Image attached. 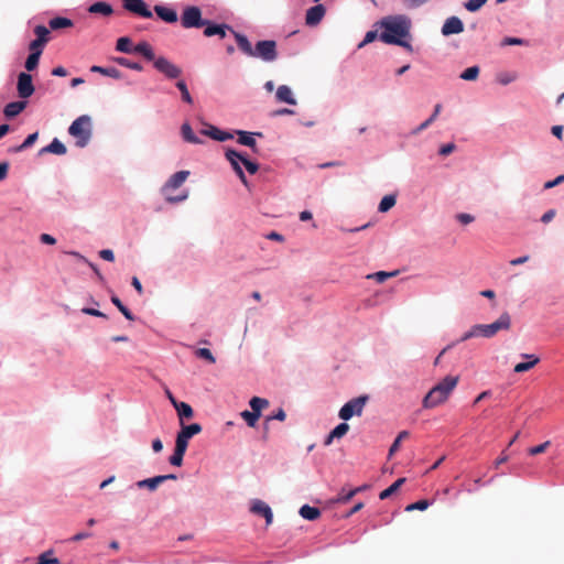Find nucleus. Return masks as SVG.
I'll return each instance as SVG.
<instances>
[{"instance_id":"f257e3e1","label":"nucleus","mask_w":564,"mask_h":564,"mask_svg":"<svg viewBox=\"0 0 564 564\" xmlns=\"http://www.w3.org/2000/svg\"><path fill=\"white\" fill-rule=\"evenodd\" d=\"M411 21L404 15H390L377 22L366 35H409Z\"/></svg>"},{"instance_id":"f03ea898","label":"nucleus","mask_w":564,"mask_h":564,"mask_svg":"<svg viewBox=\"0 0 564 564\" xmlns=\"http://www.w3.org/2000/svg\"><path fill=\"white\" fill-rule=\"evenodd\" d=\"M511 327V316L509 313H502L499 318L491 324H476L468 332L464 333L459 341H466L474 337L491 338L501 330H509Z\"/></svg>"},{"instance_id":"7ed1b4c3","label":"nucleus","mask_w":564,"mask_h":564,"mask_svg":"<svg viewBox=\"0 0 564 564\" xmlns=\"http://www.w3.org/2000/svg\"><path fill=\"white\" fill-rule=\"evenodd\" d=\"M459 381L458 376H446L434 386L423 399V408L433 409L444 403Z\"/></svg>"},{"instance_id":"20e7f679","label":"nucleus","mask_w":564,"mask_h":564,"mask_svg":"<svg viewBox=\"0 0 564 564\" xmlns=\"http://www.w3.org/2000/svg\"><path fill=\"white\" fill-rule=\"evenodd\" d=\"M189 176V171H178L170 176L161 188V193L165 200L170 204L181 203L188 197L187 191H182L177 195H171V192L178 189Z\"/></svg>"},{"instance_id":"39448f33","label":"nucleus","mask_w":564,"mask_h":564,"mask_svg":"<svg viewBox=\"0 0 564 564\" xmlns=\"http://www.w3.org/2000/svg\"><path fill=\"white\" fill-rule=\"evenodd\" d=\"M238 47L246 54L258 56L264 61H273L276 56L274 41H260L257 43L256 48H252L248 37H236Z\"/></svg>"},{"instance_id":"423d86ee","label":"nucleus","mask_w":564,"mask_h":564,"mask_svg":"<svg viewBox=\"0 0 564 564\" xmlns=\"http://www.w3.org/2000/svg\"><path fill=\"white\" fill-rule=\"evenodd\" d=\"M181 24L185 29L205 26L203 35H212V21L202 18L198 7H187L181 15Z\"/></svg>"},{"instance_id":"0eeeda50","label":"nucleus","mask_w":564,"mask_h":564,"mask_svg":"<svg viewBox=\"0 0 564 564\" xmlns=\"http://www.w3.org/2000/svg\"><path fill=\"white\" fill-rule=\"evenodd\" d=\"M68 133L76 138V144L80 148L85 147L91 135V121L86 115L78 117L68 128Z\"/></svg>"},{"instance_id":"6e6552de","label":"nucleus","mask_w":564,"mask_h":564,"mask_svg":"<svg viewBox=\"0 0 564 564\" xmlns=\"http://www.w3.org/2000/svg\"><path fill=\"white\" fill-rule=\"evenodd\" d=\"M368 400V395H360L349 400L341 406L338 416L344 421L350 420L354 415L360 416Z\"/></svg>"},{"instance_id":"1a4fd4ad","label":"nucleus","mask_w":564,"mask_h":564,"mask_svg":"<svg viewBox=\"0 0 564 564\" xmlns=\"http://www.w3.org/2000/svg\"><path fill=\"white\" fill-rule=\"evenodd\" d=\"M153 65L160 73L164 74L167 78L174 79L178 78L182 74V69L166 59L163 56H160L153 61Z\"/></svg>"},{"instance_id":"9d476101","label":"nucleus","mask_w":564,"mask_h":564,"mask_svg":"<svg viewBox=\"0 0 564 564\" xmlns=\"http://www.w3.org/2000/svg\"><path fill=\"white\" fill-rule=\"evenodd\" d=\"M123 8L137 15L150 19L153 17L152 11L148 8L143 0H122Z\"/></svg>"},{"instance_id":"9b49d317","label":"nucleus","mask_w":564,"mask_h":564,"mask_svg":"<svg viewBox=\"0 0 564 564\" xmlns=\"http://www.w3.org/2000/svg\"><path fill=\"white\" fill-rule=\"evenodd\" d=\"M180 425L181 431L176 435V442L186 446H188L189 438L202 432V425L198 423L186 425L184 422H182Z\"/></svg>"},{"instance_id":"f8f14e48","label":"nucleus","mask_w":564,"mask_h":564,"mask_svg":"<svg viewBox=\"0 0 564 564\" xmlns=\"http://www.w3.org/2000/svg\"><path fill=\"white\" fill-rule=\"evenodd\" d=\"M18 94L21 98H29L34 93L32 76L28 73H20L18 76Z\"/></svg>"},{"instance_id":"ddd939ff","label":"nucleus","mask_w":564,"mask_h":564,"mask_svg":"<svg viewBox=\"0 0 564 564\" xmlns=\"http://www.w3.org/2000/svg\"><path fill=\"white\" fill-rule=\"evenodd\" d=\"M377 39L381 40L382 42H384L387 44H394V45L402 46L410 52L413 51L412 45L410 43L411 37H365L364 41L358 44V48H362L368 43H371Z\"/></svg>"},{"instance_id":"4468645a","label":"nucleus","mask_w":564,"mask_h":564,"mask_svg":"<svg viewBox=\"0 0 564 564\" xmlns=\"http://www.w3.org/2000/svg\"><path fill=\"white\" fill-rule=\"evenodd\" d=\"M225 155H226V159L230 162L232 169L235 170V172L237 173V175L239 176V178L241 180V182L248 186V182H247V178L245 176V173L242 171V154L234 151V150H227L225 152Z\"/></svg>"},{"instance_id":"2eb2a0df","label":"nucleus","mask_w":564,"mask_h":564,"mask_svg":"<svg viewBox=\"0 0 564 564\" xmlns=\"http://www.w3.org/2000/svg\"><path fill=\"white\" fill-rule=\"evenodd\" d=\"M250 511L254 514L262 516L265 519V523L268 525L273 521V513L271 508L262 500H253L250 507Z\"/></svg>"},{"instance_id":"dca6fc26","label":"nucleus","mask_w":564,"mask_h":564,"mask_svg":"<svg viewBox=\"0 0 564 564\" xmlns=\"http://www.w3.org/2000/svg\"><path fill=\"white\" fill-rule=\"evenodd\" d=\"M463 31H464V24H463L462 20L457 17L448 18L442 28L443 35L459 34Z\"/></svg>"},{"instance_id":"f3484780","label":"nucleus","mask_w":564,"mask_h":564,"mask_svg":"<svg viewBox=\"0 0 564 564\" xmlns=\"http://www.w3.org/2000/svg\"><path fill=\"white\" fill-rule=\"evenodd\" d=\"M325 8L323 4H316L306 11L305 21L308 25H316L325 15Z\"/></svg>"},{"instance_id":"a211bd4d","label":"nucleus","mask_w":564,"mask_h":564,"mask_svg":"<svg viewBox=\"0 0 564 564\" xmlns=\"http://www.w3.org/2000/svg\"><path fill=\"white\" fill-rule=\"evenodd\" d=\"M154 11L158 17L166 23H175L177 21V12L165 6L158 4L154 7Z\"/></svg>"},{"instance_id":"6ab92c4d","label":"nucleus","mask_w":564,"mask_h":564,"mask_svg":"<svg viewBox=\"0 0 564 564\" xmlns=\"http://www.w3.org/2000/svg\"><path fill=\"white\" fill-rule=\"evenodd\" d=\"M174 409L177 413V416H178V420H180V424L182 422H184V420H189L193 417L194 415V411L192 409V406L186 403V402H183V401H178L175 405H174Z\"/></svg>"},{"instance_id":"aec40b11","label":"nucleus","mask_w":564,"mask_h":564,"mask_svg":"<svg viewBox=\"0 0 564 564\" xmlns=\"http://www.w3.org/2000/svg\"><path fill=\"white\" fill-rule=\"evenodd\" d=\"M522 357L529 359V361L517 364L513 369L517 373L529 371L540 361V358L535 355L523 354Z\"/></svg>"},{"instance_id":"412c9836","label":"nucleus","mask_w":564,"mask_h":564,"mask_svg":"<svg viewBox=\"0 0 564 564\" xmlns=\"http://www.w3.org/2000/svg\"><path fill=\"white\" fill-rule=\"evenodd\" d=\"M349 431V425L347 423L338 424L325 438L324 445L329 446L335 438H340L347 434Z\"/></svg>"},{"instance_id":"4be33fe9","label":"nucleus","mask_w":564,"mask_h":564,"mask_svg":"<svg viewBox=\"0 0 564 564\" xmlns=\"http://www.w3.org/2000/svg\"><path fill=\"white\" fill-rule=\"evenodd\" d=\"M132 53L142 55L148 61H154L155 55L151 47V45L147 42H140L139 44L134 45L132 48Z\"/></svg>"},{"instance_id":"5701e85b","label":"nucleus","mask_w":564,"mask_h":564,"mask_svg":"<svg viewBox=\"0 0 564 564\" xmlns=\"http://www.w3.org/2000/svg\"><path fill=\"white\" fill-rule=\"evenodd\" d=\"M46 152L57 155H64L67 152V149L58 139L55 138L48 145L42 148L40 151L41 154Z\"/></svg>"},{"instance_id":"b1692460","label":"nucleus","mask_w":564,"mask_h":564,"mask_svg":"<svg viewBox=\"0 0 564 564\" xmlns=\"http://www.w3.org/2000/svg\"><path fill=\"white\" fill-rule=\"evenodd\" d=\"M186 449H187L186 445L181 444L175 441L174 453L172 454V456L169 459L170 464L173 466H177V467L181 466L183 463V457H184Z\"/></svg>"},{"instance_id":"393cba45","label":"nucleus","mask_w":564,"mask_h":564,"mask_svg":"<svg viewBox=\"0 0 564 564\" xmlns=\"http://www.w3.org/2000/svg\"><path fill=\"white\" fill-rule=\"evenodd\" d=\"M25 107H26L25 101H12V102H9L8 105H6L3 112H4L6 117L13 118V117L18 116L20 112H22Z\"/></svg>"},{"instance_id":"a878e982","label":"nucleus","mask_w":564,"mask_h":564,"mask_svg":"<svg viewBox=\"0 0 564 564\" xmlns=\"http://www.w3.org/2000/svg\"><path fill=\"white\" fill-rule=\"evenodd\" d=\"M276 98L279 101L286 102L289 105H295L296 101L293 98L292 90L289 86L281 85L276 90Z\"/></svg>"},{"instance_id":"bb28decb","label":"nucleus","mask_w":564,"mask_h":564,"mask_svg":"<svg viewBox=\"0 0 564 564\" xmlns=\"http://www.w3.org/2000/svg\"><path fill=\"white\" fill-rule=\"evenodd\" d=\"M164 481H166V477L155 476L152 478L138 481L137 486L139 488H148L149 490H155Z\"/></svg>"},{"instance_id":"cd10ccee","label":"nucleus","mask_w":564,"mask_h":564,"mask_svg":"<svg viewBox=\"0 0 564 564\" xmlns=\"http://www.w3.org/2000/svg\"><path fill=\"white\" fill-rule=\"evenodd\" d=\"M90 72L99 73L104 76H108V77H111L115 79L121 78V73L116 67H102V66L94 65L90 67Z\"/></svg>"},{"instance_id":"c85d7f7f","label":"nucleus","mask_w":564,"mask_h":564,"mask_svg":"<svg viewBox=\"0 0 564 564\" xmlns=\"http://www.w3.org/2000/svg\"><path fill=\"white\" fill-rule=\"evenodd\" d=\"M88 11L90 13H96V14H101V15L107 17L112 13V7L107 2L99 1V2L93 3L89 7Z\"/></svg>"},{"instance_id":"c756f323","label":"nucleus","mask_w":564,"mask_h":564,"mask_svg":"<svg viewBox=\"0 0 564 564\" xmlns=\"http://www.w3.org/2000/svg\"><path fill=\"white\" fill-rule=\"evenodd\" d=\"M249 405L251 408V411L253 413H257V415L260 417L261 411L269 406V401L260 397H253L249 401Z\"/></svg>"},{"instance_id":"7c9ffc66","label":"nucleus","mask_w":564,"mask_h":564,"mask_svg":"<svg viewBox=\"0 0 564 564\" xmlns=\"http://www.w3.org/2000/svg\"><path fill=\"white\" fill-rule=\"evenodd\" d=\"M300 514L302 518L313 521V520H316L319 518L321 510L318 508L311 507L308 505H304L300 509Z\"/></svg>"},{"instance_id":"2f4dec72","label":"nucleus","mask_w":564,"mask_h":564,"mask_svg":"<svg viewBox=\"0 0 564 564\" xmlns=\"http://www.w3.org/2000/svg\"><path fill=\"white\" fill-rule=\"evenodd\" d=\"M239 138L238 142L242 145L249 147L252 150H256L257 142L253 138L254 133L247 132V131H237Z\"/></svg>"},{"instance_id":"473e14b6","label":"nucleus","mask_w":564,"mask_h":564,"mask_svg":"<svg viewBox=\"0 0 564 564\" xmlns=\"http://www.w3.org/2000/svg\"><path fill=\"white\" fill-rule=\"evenodd\" d=\"M181 134L183 139L188 143H199L200 141L198 138L194 134V131L192 127L188 123H183L181 127Z\"/></svg>"},{"instance_id":"72a5a7b5","label":"nucleus","mask_w":564,"mask_h":564,"mask_svg":"<svg viewBox=\"0 0 564 564\" xmlns=\"http://www.w3.org/2000/svg\"><path fill=\"white\" fill-rule=\"evenodd\" d=\"M50 28L52 30L65 29L73 25V22L68 18L56 17L50 20Z\"/></svg>"},{"instance_id":"f704fd0d","label":"nucleus","mask_w":564,"mask_h":564,"mask_svg":"<svg viewBox=\"0 0 564 564\" xmlns=\"http://www.w3.org/2000/svg\"><path fill=\"white\" fill-rule=\"evenodd\" d=\"M405 481V478H399L397 479L391 486H389L387 489L382 490L379 495V498L381 500H384L392 496L395 491L399 490L401 485Z\"/></svg>"},{"instance_id":"c9c22d12","label":"nucleus","mask_w":564,"mask_h":564,"mask_svg":"<svg viewBox=\"0 0 564 564\" xmlns=\"http://www.w3.org/2000/svg\"><path fill=\"white\" fill-rule=\"evenodd\" d=\"M397 203V198L394 195H386L379 206H378V210L380 213H387L388 210H390Z\"/></svg>"},{"instance_id":"e433bc0d","label":"nucleus","mask_w":564,"mask_h":564,"mask_svg":"<svg viewBox=\"0 0 564 564\" xmlns=\"http://www.w3.org/2000/svg\"><path fill=\"white\" fill-rule=\"evenodd\" d=\"M133 44L130 40V37H119L116 48L119 52L132 54Z\"/></svg>"},{"instance_id":"4c0bfd02","label":"nucleus","mask_w":564,"mask_h":564,"mask_svg":"<svg viewBox=\"0 0 564 564\" xmlns=\"http://www.w3.org/2000/svg\"><path fill=\"white\" fill-rule=\"evenodd\" d=\"M51 37H36L34 41H32L30 43V52L31 53H34V52H39V55L42 54L43 52V47L45 46V44L48 42Z\"/></svg>"},{"instance_id":"58836bf2","label":"nucleus","mask_w":564,"mask_h":564,"mask_svg":"<svg viewBox=\"0 0 564 564\" xmlns=\"http://www.w3.org/2000/svg\"><path fill=\"white\" fill-rule=\"evenodd\" d=\"M410 436V433L408 431H401L394 442L392 443L390 449H389V456H392L395 452L399 451L400 444L403 440H406Z\"/></svg>"},{"instance_id":"ea45409f","label":"nucleus","mask_w":564,"mask_h":564,"mask_svg":"<svg viewBox=\"0 0 564 564\" xmlns=\"http://www.w3.org/2000/svg\"><path fill=\"white\" fill-rule=\"evenodd\" d=\"M518 75L514 72H503L497 75V82L503 86L514 82Z\"/></svg>"},{"instance_id":"a19ab883","label":"nucleus","mask_w":564,"mask_h":564,"mask_svg":"<svg viewBox=\"0 0 564 564\" xmlns=\"http://www.w3.org/2000/svg\"><path fill=\"white\" fill-rule=\"evenodd\" d=\"M111 302L117 306V308L123 314V316L133 321L134 316L132 313L122 304L120 299L116 295L111 296Z\"/></svg>"},{"instance_id":"79ce46f5","label":"nucleus","mask_w":564,"mask_h":564,"mask_svg":"<svg viewBox=\"0 0 564 564\" xmlns=\"http://www.w3.org/2000/svg\"><path fill=\"white\" fill-rule=\"evenodd\" d=\"M37 564H59V560L53 556L52 550H48L39 556Z\"/></svg>"},{"instance_id":"37998d69","label":"nucleus","mask_w":564,"mask_h":564,"mask_svg":"<svg viewBox=\"0 0 564 564\" xmlns=\"http://www.w3.org/2000/svg\"><path fill=\"white\" fill-rule=\"evenodd\" d=\"M112 61L121 66L134 69L142 70V66L139 63L131 62L126 57H113Z\"/></svg>"},{"instance_id":"c03bdc74","label":"nucleus","mask_w":564,"mask_h":564,"mask_svg":"<svg viewBox=\"0 0 564 564\" xmlns=\"http://www.w3.org/2000/svg\"><path fill=\"white\" fill-rule=\"evenodd\" d=\"M37 138H39V132H34V133L29 134L26 137V139L23 141V143L20 144L19 147H17V148H14L13 151L19 152V151H23V150L30 148L31 145H33L35 143Z\"/></svg>"},{"instance_id":"a18cd8bd","label":"nucleus","mask_w":564,"mask_h":564,"mask_svg":"<svg viewBox=\"0 0 564 564\" xmlns=\"http://www.w3.org/2000/svg\"><path fill=\"white\" fill-rule=\"evenodd\" d=\"M241 417L246 421L247 425L250 427H254L258 420L260 419L257 413L252 411L245 410L240 413Z\"/></svg>"},{"instance_id":"49530a36","label":"nucleus","mask_w":564,"mask_h":564,"mask_svg":"<svg viewBox=\"0 0 564 564\" xmlns=\"http://www.w3.org/2000/svg\"><path fill=\"white\" fill-rule=\"evenodd\" d=\"M40 57L41 55H39V52L30 53L25 61V68L29 72L34 70L39 65Z\"/></svg>"},{"instance_id":"de8ad7c7","label":"nucleus","mask_w":564,"mask_h":564,"mask_svg":"<svg viewBox=\"0 0 564 564\" xmlns=\"http://www.w3.org/2000/svg\"><path fill=\"white\" fill-rule=\"evenodd\" d=\"M398 274V271L392 272H386V271H379L373 274H369L368 279H375L378 283H383L387 279L395 276Z\"/></svg>"},{"instance_id":"09e8293b","label":"nucleus","mask_w":564,"mask_h":564,"mask_svg":"<svg viewBox=\"0 0 564 564\" xmlns=\"http://www.w3.org/2000/svg\"><path fill=\"white\" fill-rule=\"evenodd\" d=\"M479 75V67L478 66H471L466 68L462 74L460 78L464 80H475Z\"/></svg>"},{"instance_id":"8fccbe9b","label":"nucleus","mask_w":564,"mask_h":564,"mask_svg":"<svg viewBox=\"0 0 564 564\" xmlns=\"http://www.w3.org/2000/svg\"><path fill=\"white\" fill-rule=\"evenodd\" d=\"M176 87L180 89L181 94H182V99L183 101L187 102V104H192L193 102V99H192V96L187 89V86H186V83L184 80H178L176 83Z\"/></svg>"},{"instance_id":"3c124183","label":"nucleus","mask_w":564,"mask_h":564,"mask_svg":"<svg viewBox=\"0 0 564 564\" xmlns=\"http://www.w3.org/2000/svg\"><path fill=\"white\" fill-rule=\"evenodd\" d=\"M356 495H357V490L345 491V489H341V491L338 494V497L335 499V501L338 503H347Z\"/></svg>"},{"instance_id":"603ef678","label":"nucleus","mask_w":564,"mask_h":564,"mask_svg":"<svg viewBox=\"0 0 564 564\" xmlns=\"http://www.w3.org/2000/svg\"><path fill=\"white\" fill-rule=\"evenodd\" d=\"M488 0H468L464 3V7L469 12L478 11Z\"/></svg>"},{"instance_id":"864d4df0","label":"nucleus","mask_w":564,"mask_h":564,"mask_svg":"<svg viewBox=\"0 0 564 564\" xmlns=\"http://www.w3.org/2000/svg\"><path fill=\"white\" fill-rule=\"evenodd\" d=\"M499 45L500 47L509 45H528V42L523 37H505Z\"/></svg>"},{"instance_id":"5fc2aeb1","label":"nucleus","mask_w":564,"mask_h":564,"mask_svg":"<svg viewBox=\"0 0 564 564\" xmlns=\"http://www.w3.org/2000/svg\"><path fill=\"white\" fill-rule=\"evenodd\" d=\"M551 442L550 441H546L538 446H533V447H530L528 453L529 455L531 456H534V455H539V454H542L546 451V448L550 446Z\"/></svg>"},{"instance_id":"6e6d98bb","label":"nucleus","mask_w":564,"mask_h":564,"mask_svg":"<svg viewBox=\"0 0 564 564\" xmlns=\"http://www.w3.org/2000/svg\"><path fill=\"white\" fill-rule=\"evenodd\" d=\"M429 506H430V502L427 500H419L414 503L406 506L405 510L406 511H413V510L423 511V510L427 509Z\"/></svg>"},{"instance_id":"4d7b16f0","label":"nucleus","mask_w":564,"mask_h":564,"mask_svg":"<svg viewBox=\"0 0 564 564\" xmlns=\"http://www.w3.org/2000/svg\"><path fill=\"white\" fill-rule=\"evenodd\" d=\"M242 165L245 166V169L250 173V174H256L258 169H259V165L253 162V161H250L249 159H247L246 156L242 155Z\"/></svg>"},{"instance_id":"13d9d810","label":"nucleus","mask_w":564,"mask_h":564,"mask_svg":"<svg viewBox=\"0 0 564 564\" xmlns=\"http://www.w3.org/2000/svg\"><path fill=\"white\" fill-rule=\"evenodd\" d=\"M232 138V134L221 131L220 129L214 127V140L217 141H226Z\"/></svg>"},{"instance_id":"bf43d9fd","label":"nucleus","mask_w":564,"mask_h":564,"mask_svg":"<svg viewBox=\"0 0 564 564\" xmlns=\"http://www.w3.org/2000/svg\"><path fill=\"white\" fill-rule=\"evenodd\" d=\"M286 417V414L282 408H280L274 414L267 417L265 423H268L271 420H278V421H284Z\"/></svg>"},{"instance_id":"052dcab7","label":"nucleus","mask_w":564,"mask_h":564,"mask_svg":"<svg viewBox=\"0 0 564 564\" xmlns=\"http://www.w3.org/2000/svg\"><path fill=\"white\" fill-rule=\"evenodd\" d=\"M456 217H457L458 221L463 225H468V224L473 223L475 219L474 216H471L470 214H466V213L458 214Z\"/></svg>"},{"instance_id":"680f3d73","label":"nucleus","mask_w":564,"mask_h":564,"mask_svg":"<svg viewBox=\"0 0 564 564\" xmlns=\"http://www.w3.org/2000/svg\"><path fill=\"white\" fill-rule=\"evenodd\" d=\"M564 182V174L562 175H558L556 178H554L553 181H549L544 184V188L549 189V188H553L555 186H557L558 184L563 183Z\"/></svg>"},{"instance_id":"e2e57ef3","label":"nucleus","mask_w":564,"mask_h":564,"mask_svg":"<svg viewBox=\"0 0 564 564\" xmlns=\"http://www.w3.org/2000/svg\"><path fill=\"white\" fill-rule=\"evenodd\" d=\"M454 150H455V144L447 143V144H444L443 147H441L438 153L443 156H446V155L451 154Z\"/></svg>"},{"instance_id":"0e129e2a","label":"nucleus","mask_w":564,"mask_h":564,"mask_svg":"<svg viewBox=\"0 0 564 564\" xmlns=\"http://www.w3.org/2000/svg\"><path fill=\"white\" fill-rule=\"evenodd\" d=\"M196 355L200 358L212 361V350H209L208 348L197 349Z\"/></svg>"},{"instance_id":"69168bd1","label":"nucleus","mask_w":564,"mask_h":564,"mask_svg":"<svg viewBox=\"0 0 564 564\" xmlns=\"http://www.w3.org/2000/svg\"><path fill=\"white\" fill-rule=\"evenodd\" d=\"M82 312L84 314H87V315H93V316H97V317H104L106 318V314H104L102 312L98 311V310H95V308H88V307H84L82 310Z\"/></svg>"},{"instance_id":"338daca9","label":"nucleus","mask_w":564,"mask_h":564,"mask_svg":"<svg viewBox=\"0 0 564 564\" xmlns=\"http://www.w3.org/2000/svg\"><path fill=\"white\" fill-rule=\"evenodd\" d=\"M99 256L101 259L106 260V261H113L115 260V254L112 252V250L110 249H104L99 252Z\"/></svg>"},{"instance_id":"774afa93","label":"nucleus","mask_w":564,"mask_h":564,"mask_svg":"<svg viewBox=\"0 0 564 564\" xmlns=\"http://www.w3.org/2000/svg\"><path fill=\"white\" fill-rule=\"evenodd\" d=\"M555 215H556L555 209H550L543 214V216L541 217V221L544 224H547L555 217Z\"/></svg>"}]
</instances>
